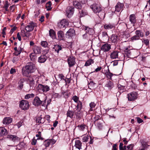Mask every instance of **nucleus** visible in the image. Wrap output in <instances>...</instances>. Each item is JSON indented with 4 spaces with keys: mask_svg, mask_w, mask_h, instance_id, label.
Masks as SVG:
<instances>
[{
    "mask_svg": "<svg viewBox=\"0 0 150 150\" xmlns=\"http://www.w3.org/2000/svg\"><path fill=\"white\" fill-rule=\"evenodd\" d=\"M42 100H41L38 97H35L33 102V104L36 106H38L42 104Z\"/></svg>",
    "mask_w": 150,
    "mask_h": 150,
    "instance_id": "10",
    "label": "nucleus"
},
{
    "mask_svg": "<svg viewBox=\"0 0 150 150\" xmlns=\"http://www.w3.org/2000/svg\"><path fill=\"white\" fill-rule=\"evenodd\" d=\"M73 4L74 7L76 8L81 9L82 7V4L80 2L76 1H73Z\"/></svg>",
    "mask_w": 150,
    "mask_h": 150,
    "instance_id": "18",
    "label": "nucleus"
},
{
    "mask_svg": "<svg viewBox=\"0 0 150 150\" xmlns=\"http://www.w3.org/2000/svg\"><path fill=\"white\" fill-rule=\"evenodd\" d=\"M94 61L92 59H89L87 60L85 63V66H87L93 63Z\"/></svg>",
    "mask_w": 150,
    "mask_h": 150,
    "instance_id": "34",
    "label": "nucleus"
},
{
    "mask_svg": "<svg viewBox=\"0 0 150 150\" xmlns=\"http://www.w3.org/2000/svg\"><path fill=\"white\" fill-rule=\"evenodd\" d=\"M137 93L136 92H133L128 94V100L132 101L137 98Z\"/></svg>",
    "mask_w": 150,
    "mask_h": 150,
    "instance_id": "6",
    "label": "nucleus"
},
{
    "mask_svg": "<svg viewBox=\"0 0 150 150\" xmlns=\"http://www.w3.org/2000/svg\"><path fill=\"white\" fill-rule=\"evenodd\" d=\"M7 137L14 142H16L19 140V138L16 135H7Z\"/></svg>",
    "mask_w": 150,
    "mask_h": 150,
    "instance_id": "13",
    "label": "nucleus"
},
{
    "mask_svg": "<svg viewBox=\"0 0 150 150\" xmlns=\"http://www.w3.org/2000/svg\"><path fill=\"white\" fill-rule=\"evenodd\" d=\"M51 1H49L47 4L46 6V7L47 9V11H50L51 10L52 8L51 7Z\"/></svg>",
    "mask_w": 150,
    "mask_h": 150,
    "instance_id": "38",
    "label": "nucleus"
},
{
    "mask_svg": "<svg viewBox=\"0 0 150 150\" xmlns=\"http://www.w3.org/2000/svg\"><path fill=\"white\" fill-rule=\"evenodd\" d=\"M37 89L41 93L47 92L50 89V87L48 86L42 85L41 84L38 85Z\"/></svg>",
    "mask_w": 150,
    "mask_h": 150,
    "instance_id": "3",
    "label": "nucleus"
},
{
    "mask_svg": "<svg viewBox=\"0 0 150 150\" xmlns=\"http://www.w3.org/2000/svg\"><path fill=\"white\" fill-rule=\"evenodd\" d=\"M28 80L29 82L34 81V79H35L36 76H29Z\"/></svg>",
    "mask_w": 150,
    "mask_h": 150,
    "instance_id": "48",
    "label": "nucleus"
},
{
    "mask_svg": "<svg viewBox=\"0 0 150 150\" xmlns=\"http://www.w3.org/2000/svg\"><path fill=\"white\" fill-rule=\"evenodd\" d=\"M106 77L108 79H111L112 76L113 75V74L110 73L109 71L105 73Z\"/></svg>",
    "mask_w": 150,
    "mask_h": 150,
    "instance_id": "36",
    "label": "nucleus"
},
{
    "mask_svg": "<svg viewBox=\"0 0 150 150\" xmlns=\"http://www.w3.org/2000/svg\"><path fill=\"white\" fill-rule=\"evenodd\" d=\"M26 31H25L24 30H22L21 32V35L23 37H25V33Z\"/></svg>",
    "mask_w": 150,
    "mask_h": 150,
    "instance_id": "52",
    "label": "nucleus"
},
{
    "mask_svg": "<svg viewBox=\"0 0 150 150\" xmlns=\"http://www.w3.org/2000/svg\"><path fill=\"white\" fill-rule=\"evenodd\" d=\"M25 79L23 78L21 79L18 82V88L20 89H21L23 87V83L25 82Z\"/></svg>",
    "mask_w": 150,
    "mask_h": 150,
    "instance_id": "25",
    "label": "nucleus"
},
{
    "mask_svg": "<svg viewBox=\"0 0 150 150\" xmlns=\"http://www.w3.org/2000/svg\"><path fill=\"white\" fill-rule=\"evenodd\" d=\"M89 139V137L88 135H84L82 138V141L83 142H87Z\"/></svg>",
    "mask_w": 150,
    "mask_h": 150,
    "instance_id": "47",
    "label": "nucleus"
},
{
    "mask_svg": "<svg viewBox=\"0 0 150 150\" xmlns=\"http://www.w3.org/2000/svg\"><path fill=\"white\" fill-rule=\"evenodd\" d=\"M30 60L34 61L36 58V56L34 53H31L30 54Z\"/></svg>",
    "mask_w": 150,
    "mask_h": 150,
    "instance_id": "33",
    "label": "nucleus"
},
{
    "mask_svg": "<svg viewBox=\"0 0 150 150\" xmlns=\"http://www.w3.org/2000/svg\"><path fill=\"white\" fill-rule=\"evenodd\" d=\"M136 35L132 37L131 40L132 41L137 40L139 39L140 37H142L143 36V33L139 30H137L135 32Z\"/></svg>",
    "mask_w": 150,
    "mask_h": 150,
    "instance_id": "5",
    "label": "nucleus"
},
{
    "mask_svg": "<svg viewBox=\"0 0 150 150\" xmlns=\"http://www.w3.org/2000/svg\"><path fill=\"white\" fill-rule=\"evenodd\" d=\"M129 18V21L131 22V23L133 25V26H134V24L136 22L135 15L132 14L130 15Z\"/></svg>",
    "mask_w": 150,
    "mask_h": 150,
    "instance_id": "16",
    "label": "nucleus"
},
{
    "mask_svg": "<svg viewBox=\"0 0 150 150\" xmlns=\"http://www.w3.org/2000/svg\"><path fill=\"white\" fill-rule=\"evenodd\" d=\"M93 118L94 120V122H95L96 121H98V120L100 121V120L101 119L100 118V117L98 115L94 117Z\"/></svg>",
    "mask_w": 150,
    "mask_h": 150,
    "instance_id": "51",
    "label": "nucleus"
},
{
    "mask_svg": "<svg viewBox=\"0 0 150 150\" xmlns=\"http://www.w3.org/2000/svg\"><path fill=\"white\" fill-rule=\"evenodd\" d=\"M33 51L35 54H38L41 52V48L40 47L35 46L33 48Z\"/></svg>",
    "mask_w": 150,
    "mask_h": 150,
    "instance_id": "20",
    "label": "nucleus"
},
{
    "mask_svg": "<svg viewBox=\"0 0 150 150\" xmlns=\"http://www.w3.org/2000/svg\"><path fill=\"white\" fill-rule=\"evenodd\" d=\"M47 59V57L45 55L41 56L38 58V61L40 63H44Z\"/></svg>",
    "mask_w": 150,
    "mask_h": 150,
    "instance_id": "21",
    "label": "nucleus"
},
{
    "mask_svg": "<svg viewBox=\"0 0 150 150\" xmlns=\"http://www.w3.org/2000/svg\"><path fill=\"white\" fill-rule=\"evenodd\" d=\"M78 127H79V130L81 131H83L85 128L86 125H78Z\"/></svg>",
    "mask_w": 150,
    "mask_h": 150,
    "instance_id": "45",
    "label": "nucleus"
},
{
    "mask_svg": "<svg viewBox=\"0 0 150 150\" xmlns=\"http://www.w3.org/2000/svg\"><path fill=\"white\" fill-rule=\"evenodd\" d=\"M77 103V105L76 106L77 109H81L82 107V103L80 101H79Z\"/></svg>",
    "mask_w": 150,
    "mask_h": 150,
    "instance_id": "46",
    "label": "nucleus"
},
{
    "mask_svg": "<svg viewBox=\"0 0 150 150\" xmlns=\"http://www.w3.org/2000/svg\"><path fill=\"white\" fill-rule=\"evenodd\" d=\"M72 99L74 100V101L76 103L79 102V101H80L79 100V98L77 96H74L72 98Z\"/></svg>",
    "mask_w": 150,
    "mask_h": 150,
    "instance_id": "49",
    "label": "nucleus"
},
{
    "mask_svg": "<svg viewBox=\"0 0 150 150\" xmlns=\"http://www.w3.org/2000/svg\"><path fill=\"white\" fill-rule=\"evenodd\" d=\"M92 36V35H90L89 33H86L83 35V38L85 39L90 40V37Z\"/></svg>",
    "mask_w": 150,
    "mask_h": 150,
    "instance_id": "32",
    "label": "nucleus"
},
{
    "mask_svg": "<svg viewBox=\"0 0 150 150\" xmlns=\"http://www.w3.org/2000/svg\"><path fill=\"white\" fill-rule=\"evenodd\" d=\"M16 27L14 26L11 29L10 32L12 33H13L14 32V31L16 30Z\"/></svg>",
    "mask_w": 150,
    "mask_h": 150,
    "instance_id": "64",
    "label": "nucleus"
},
{
    "mask_svg": "<svg viewBox=\"0 0 150 150\" xmlns=\"http://www.w3.org/2000/svg\"><path fill=\"white\" fill-rule=\"evenodd\" d=\"M81 110L80 109H77L74 112V114L76 115V117L77 118H80L81 117Z\"/></svg>",
    "mask_w": 150,
    "mask_h": 150,
    "instance_id": "28",
    "label": "nucleus"
},
{
    "mask_svg": "<svg viewBox=\"0 0 150 150\" xmlns=\"http://www.w3.org/2000/svg\"><path fill=\"white\" fill-rule=\"evenodd\" d=\"M7 134V130L4 127H0V136H5Z\"/></svg>",
    "mask_w": 150,
    "mask_h": 150,
    "instance_id": "23",
    "label": "nucleus"
},
{
    "mask_svg": "<svg viewBox=\"0 0 150 150\" xmlns=\"http://www.w3.org/2000/svg\"><path fill=\"white\" fill-rule=\"evenodd\" d=\"M19 57L18 56H15L13 57L12 61L13 63H17L19 59Z\"/></svg>",
    "mask_w": 150,
    "mask_h": 150,
    "instance_id": "39",
    "label": "nucleus"
},
{
    "mask_svg": "<svg viewBox=\"0 0 150 150\" xmlns=\"http://www.w3.org/2000/svg\"><path fill=\"white\" fill-rule=\"evenodd\" d=\"M79 12L80 13V17H82L87 14V13L86 11L83 10L80 11H79Z\"/></svg>",
    "mask_w": 150,
    "mask_h": 150,
    "instance_id": "42",
    "label": "nucleus"
},
{
    "mask_svg": "<svg viewBox=\"0 0 150 150\" xmlns=\"http://www.w3.org/2000/svg\"><path fill=\"white\" fill-rule=\"evenodd\" d=\"M144 42L146 45H148L149 44V40L148 39L144 40Z\"/></svg>",
    "mask_w": 150,
    "mask_h": 150,
    "instance_id": "62",
    "label": "nucleus"
},
{
    "mask_svg": "<svg viewBox=\"0 0 150 150\" xmlns=\"http://www.w3.org/2000/svg\"><path fill=\"white\" fill-rule=\"evenodd\" d=\"M74 8L72 6L68 7L66 10L67 16L68 17L70 18L73 14Z\"/></svg>",
    "mask_w": 150,
    "mask_h": 150,
    "instance_id": "9",
    "label": "nucleus"
},
{
    "mask_svg": "<svg viewBox=\"0 0 150 150\" xmlns=\"http://www.w3.org/2000/svg\"><path fill=\"white\" fill-rule=\"evenodd\" d=\"M42 118L41 117H39L36 119L37 121L39 123H42V122L41 121Z\"/></svg>",
    "mask_w": 150,
    "mask_h": 150,
    "instance_id": "61",
    "label": "nucleus"
},
{
    "mask_svg": "<svg viewBox=\"0 0 150 150\" xmlns=\"http://www.w3.org/2000/svg\"><path fill=\"white\" fill-rule=\"evenodd\" d=\"M16 69L13 68H11L10 70V72L11 74H13V73L16 72Z\"/></svg>",
    "mask_w": 150,
    "mask_h": 150,
    "instance_id": "58",
    "label": "nucleus"
},
{
    "mask_svg": "<svg viewBox=\"0 0 150 150\" xmlns=\"http://www.w3.org/2000/svg\"><path fill=\"white\" fill-rule=\"evenodd\" d=\"M111 40L112 42H116L117 40V36L115 35H112L111 38Z\"/></svg>",
    "mask_w": 150,
    "mask_h": 150,
    "instance_id": "35",
    "label": "nucleus"
},
{
    "mask_svg": "<svg viewBox=\"0 0 150 150\" xmlns=\"http://www.w3.org/2000/svg\"><path fill=\"white\" fill-rule=\"evenodd\" d=\"M123 6V4L120 3H118L115 6V11L118 12H119L122 9Z\"/></svg>",
    "mask_w": 150,
    "mask_h": 150,
    "instance_id": "22",
    "label": "nucleus"
},
{
    "mask_svg": "<svg viewBox=\"0 0 150 150\" xmlns=\"http://www.w3.org/2000/svg\"><path fill=\"white\" fill-rule=\"evenodd\" d=\"M96 105L93 102H91L90 104V106L91 108L90 111H92L93 110L92 109V108L95 107Z\"/></svg>",
    "mask_w": 150,
    "mask_h": 150,
    "instance_id": "50",
    "label": "nucleus"
},
{
    "mask_svg": "<svg viewBox=\"0 0 150 150\" xmlns=\"http://www.w3.org/2000/svg\"><path fill=\"white\" fill-rule=\"evenodd\" d=\"M68 62L69 66L71 67L73 66L75 64L74 58L73 57H70L68 59Z\"/></svg>",
    "mask_w": 150,
    "mask_h": 150,
    "instance_id": "15",
    "label": "nucleus"
},
{
    "mask_svg": "<svg viewBox=\"0 0 150 150\" xmlns=\"http://www.w3.org/2000/svg\"><path fill=\"white\" fill-rule=\"evenodd\" d=\"M111 49V45L108 44H105L103 45L101 47V49L104 52L109 51Z\"/></svg>",
    "mask_w": 150,
    "mask_h": 150,
    "instance_id": "11",
    "label": "nucleus"
},
{
    "mask_svg": "<svg viewBox=\"0 0 150 150\" xmlns=\"http://www.w3.org/2000/svg\"><path fill=\"white\" fill-rule=\"evenodd\" d=\"M41 45L44 47H47L48 43L46 41H42L40 43Z\"/></svg>",
    "mask_w": 150,
    "mask_h": 150,
    "instance_id": "41",
    "label": "nucleus"
},
{
    "mask_svg": "<svg viewBox=\"0 0 150 150\" xmlns=\"http://www.w3.org/2000/svg\"><path fill=\"white\" fill-rule=\"evenodd\" d=\"M30 88L32 89H33L36 86V84H35L34 81L29 82Z\"/></svg>",
    "mask_w": 150,
    "mask_h": 150,
    "instance_id": "40",
    "label": "nucleus"
},
{
    "mask_svg": "<svg viewBox=\"0 0 150 150\" xmlns=\"http://www.w3.org/2000/svg\"><path fill=\"white\" fill-rule=\"evenodd\" d=\"M68 25V22L66 20L63 19L58 23V26L60 28H62L67 26Z\"/></svg>",
    "mask_w": 150,
    "mask_h": 150,
    "instance_id": "8",
    "label": "nucleus"
},
{
    "mask_svg": "<svg viewBox=\"0 0 150 150\" xmlns=\"http://www.w3.org/2000/svg\"><path fill=\"white\" fill-rule=\"evenodd\" d=\"M115 27L113 24L110 23L105 24L104 26V28L106 29H111Z\"/></svg>",
    "mask_w": 150,
    "mask_h": 150,
    "instance_id": "29",
    "label": "nucleus"
},
{
    "mask_svg": "<svg viewBox=\"0 0 150 150\" xmlns=\"http://www.w3.org/2000/svg\"><path fill=\"white\" fill-rule=\"evenodd\" d=\"M74 114V112L71 110H69L67 111V117H69L70 118H72L73 117Z\"/></svg>",
    "mask_w": 150,
    "mask_h": 150,
    "instance_id": "31",
    "label": "nucleus"
},
{
    "mask_svg": "<svg viewBox=\"0 0 150 150\" xmlns=\"http://www.w3.org/2000/svg\"><path fill=\"white\" fill-rule=\"evenodd\" d=\"M35 95L33 93L28 94L25 96V99H28L29 98L33 97Z\"/></svg>",
    "mask_w": 150,
    "mask_h": 150,
    "instance_id": "44",
    "label": "nucleus"
},
{
    "mask_svg": "<svg viewBox=\"0 0 150 150\" xmlns=\"http://www.w3.org/2000/svg\"><path fill=\"white\" fill-rule=\"evenodd\" d=\"M50 36L53 39L55 37V33L52 29H50L49 31Z\"/></svg>",
    "mask_w": 150,
    "mask_h": 150,
    "instance_id": "30",
    "label": "nucleus"
},
{
    "mask_svg": "<svg viewBox=\"0 0 150 150\" xmlns=\"http://www.w3.org/2000/svg\"><path fill=\"white\" fill-rule=\"evenodd\" d=\"M62 47L61 46L58 45H55L54 46V47H53L52 50L54 51L55 52H56L58 54L59 51L62 50Z\"/></svg>",
    "mask_w": 150,
    "mask_h": 150,
    "instance_id": "24",
    "label": "nucleus"
},
{
    "mask_svg": "<svg viewBox=\"0 0 150 150\" xmlns=\"http://www.w3.org/2000/svg\"><path fill=\"white\" fill-rule=\"evenodd\" d=\"M36 24L33 22L29 23L28 25L25 27V30L28 31H31L34 29V27L36 26Z\"/></svg>",
    "mask_w": 150,
    "mask_h": 150,
    "instance_id": "7",
    "label": "nucleus"
},
{
    "mask_svg": "<svg viewBox=\"0 0 150 150\" xmlns=\"http://www.w3.org/2000/svg\"><path fill=\"white\" fill-rule=\"evenodd\" d=\"M19 106L23 110H27L29 107V103L28 101L26 100H23L21 101Z\"/></svg>",
    "mask_w": 150,
    "mask_h": 150,
    "instance_id": "4",
    "label": "nucleus"
},
{
    "mask_svg": "<svg viewBox=\"0 0 150 150\" xmlns=\"http://www.w3.org/2000/svg\"><path fill=\"white\" fill-rule=\"evenodd\" d=\"M75 146L76 148L80 150L81 149V143L80 140H76L75 141Z\"/></svg>",
    "mask_w": 150,
    "mask_h": 150,
    "instance_id": "26",
    "label": "nucleus"
},
{
    "mask_svg": "<svg viewBox=\"0 0 150 150\" xmlns=\"http://www.w3.org/2000/svg\"><path fill=\"white\" fill-rule=\"evenodd\" d=\"M91 8L95 13H96L100 18L104 17L105 13L102 7L99 4H93L91 6Z\"/></svg>",
    "mask_w": 150,
    "mask_h": 150,
    "instance_id": "2",
    "label": "nucleus"
},
{
    "mask_svg": "<svg viewBox=\"0 0 150 150\" xmlns=\"http://www.w3.org/2000/svg\"><path fill=\"white\" fill-rule=\"evenodd\" d=\"M59 78L61 80H65L64 76L62 74H59L58 75Z\"/></svg>",
    "mask_w": 150,
    "mask_h": 150,
    "instance_id": "57",
    "label": "nucleus"
},
{
    "mask_svg": "<svg viewBox=\"0 0 150 150\" xmlns=\"http://www.w3.org/2000/svg\"><path fill=\"white\" fill-rule=\"evenodd\" d=\"M17 36L18 40L20 41H21V39L19 32L17 33Z\"/></svg>",
    "mask_w": 150,
    "mask_h": 150,
    "instance_id": "63",
    "label": "nucleus"
},
{
    "mask_svg": "<svg viewBox=\"0 0 150 150\" xmlns=\"http://www.w3.org/2000/svg\"><path fill=\"white\" fill-rule=\"evenodd\" d=\"M12 121V120L11 118L9 117H6L4 119L3 122L4 124H8L11 123Z\"/></svg>",
    "mask_w": 150,
    "mask_h": 150,
    "instance_id": "19",
    "label": "nucleus"
},
{
    "mask_svg": "<svg viewBox=\"0 0 150 150\" xmlns=\"http://www.w3.org/2000/svg\"><path fill=\"white\" fill-rule=\"evenodd\" d=\"M118 89L120 90H123L125 88V86H122L120 84L118 85Z\"/></svg>",
    "mask_w": 150,
    "mask_h": 150,
    "instance_id": "56",
    "label": "nucleus"
},
{
    "mask_svg": "<svg viewBox=\"0 0 150 150\" xmlns=\"http://www.w3.org/2000/svg\"><path fill=\"white\" fill-rule=\"evenodd\" d=\"M57 35L59 39V40H63L65 38L64 34L62 31H59L57 33Z\"/></svg>",
    "mask_w": 150,
    "mask_h": 150,
    "instance_id": "17",
    "label": "nucleus"
},
{
    "mask_svg": "<svg viewBox=\"0 0 150 150\" xmlns=\"http://www.w3.org/2000/svg\"><path fill=\"white\" fill-rule=\"evenodd\" d=\"M37 140L35 139V137L32 140L31 142V144L32 145H35L36 144Z\"/></svg>",
    "mask_w": 150,
    "mask_h": 150,
    "instance_id": "55",
    "label": "nucleus"
},
{
    "mask_svg": "<svg viewBox=\"0 0 150 150\" xmlns=\"http://www.w3.org/2000/svg\"><path fill=\"white\" fill-rule=\"evenodd\" d=\"M118 52L117 51H114L110 54V58L112 59H116L118 58Z\"/></svg>",
    "mask_w": 150,
    "mask_h": 150,
    "instance_id": "27",
    "label": "nucleus"
},
{
    "mask_svg": "<svg viewBox=\"0 0 150 150\" xmlns=\"http://www.w3.org/2000/svg\"><path fill=\"white\" fill-rule=\"evenodd\" d=\"M50 143V141L49 139L46 140L44 143V145L46 147L49 146Z\"/></svg>",
    "mask_w": 150,
    "mask_h": 150,
    "instance_id": "43",
    "label": "nucleus"
},
{
    "mask_svg": "<svg viewBox=\"0 0 150 150\" xmlns=\"http://www.w3.org/2000/svg\"><path fill=\"white\" fill-rule=\"evenodd\" d=\"M133 146L132 144H130L129 145L127 146V148L126 150H132L133 149Z\"/></svg>",
    "mask_w": 150,
    "mask_h": 150,
    "instance_id": "54",
    "label": "nucleus"
},
{
    "mask_svg": "<svg viewBox=\"0 0 150 150\" xmlns=\"http://www.w3.org/2000/svg\"><path fill=\"white\" fill-rule=\"evenodd\" d=\"M30 31H26L25 37L27 38H29L31 35V34L30 33Z\"/></svg>",
    "mask_w": 150,
    "mask_h": 150,
    "instance_id": "53",
    "label": "nucleus"
},
{
    "mask_svg": "<svg viewBox=\"0 0 150 150\" xmlns=\"http://www.w3.org/2000/svg\"><path fill=\"white\" fill-rule=\"evenodd\" d=\"M103 120L102 119L100 120V121H99L97 122V125L98 127V128L100 129H102L103 125H102V123L103 122Z\"/></svg>",
    "mask_w": 150,
    "mask_h": 150,
    "instance_id": "37",
    "label": "nucleus"
},
{
    "mask_svg": "<svg viewBox=\"0 0 150 150\" xmlns=\"http://www.w3.org/2000/svg\"><path fill=\"white\" fill-rule=\"evenodd\" d=\"M35 65L32 62L28 63L26 66L23 67L21 69L23 75L29 77L30 74L33 72L35 70Z\"/></svg>",
    "mask_w": 150,
    "mask_h": 150,
    "instance_id": "1",
    "label": "nucleus"
},
{
    "mask_svg": "<svg viewBox=\"0 0 150 150\" xmlns=\"http://www.w3.org/2000/svg\"><path fill=\"white\" fill-rule=\"evenodd\" d=\"M8 6H9V5L8 4L7 1L6 3V4H5L4 6V8H5V9L6 11H8Z\"/></svg>",
    "mask_w": 150,
    "mask_h": 150,
    "instance_id": "59",
    "label": "nucleus"
},
{
    "mask_svg": "<svg viewBox=\"0 0 150 150\" xmlns=\"http://www.w3.org/2000/svg\"><path fill=\"white\" fill-rule=\"evenodd\" d=\"M136 118L137 120V122L139 123H141L143 122V120L140 118L139 117H136Z\"/></svg>",
    "mask_w": 150,
    "mask_h": 150,
    "instance_id": "60",
    "label": "nucleus"
},
{
    "mask_svg": "<svg viewBox=\"0 0 150 150\" xmlns=\"http://www.w3.org/2000/svg\"><path fill=\"white\" fill-rule=\"evenodd\" d=\"M105 86L108 88L109 89H111L114 86L113 83L111 81L108 80L105 83Z\"/></svg>",
    "mask_w": 150,
    "mask_h": 150,
    "instance_id": "14",
    "label": "nucleus"
},
{
    "mask_svg": "<svg viewBox=\"0 0 150 150\" xmlns=\"http://www.w3.org/2000/svg\"><path fill=\"white\" fill-rule=\"evenodd\" d=\"M75 30L73 28H70L66 33V35L69 37H72L75 35Z\"/></svg>",
    "mask_w": 150,
    "mask_h": 150,
    "instance_id": "12",
    "label": "nucleus"
}]
</instances>
